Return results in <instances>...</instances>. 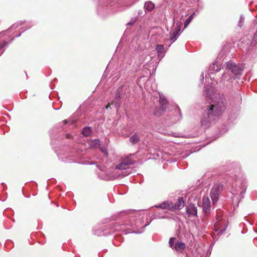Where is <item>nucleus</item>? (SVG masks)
I'll use <instances>...</instances> for the list:
<instances>
[{"label": "nucleus", "mask_w": 257, "mask_h": 257, "mask_svg": "<svg viewBox=\"0 0 257 257\" xmlns=\"http://www.w3.org/2000/svg\"><path fill=\"white\" fill-rule=\"evenodd\" d=\"M226 99L223 94H219L215 96L211 104L206 106L202 114L200 121L201 126L205 128H208L215 117L221 115L224 112L226 109Z\"/></svg>", "instance_id": "f257e3e1"}, {"label": "nucleus", "mask_w": 257, "mask_h": 257, "mask_svg": "<svg viewBox=\"0 0 257 257\" xmlns=\"http://www.w3.org/2000/svg\"><path fill=\"white\" fill-rule=\"evenodd\" d=\"M226 67L235 75H241L243 69L242 65L236 64L232 61L227 62Z\"/></svg>", "instance_id": "f03ea898"}, {"label": "nucleus", "mask_w": 257, "mask_h": 257, "mask_svg": "<svg viewBox=\"0 0 257 257\" xmlns=\"http://www.w3.org/2000/svg\"><path fill=\"white\" fill-rule=\"evenodd\" d=\"M132 155L123 158L120 163L116 165V168L120 170H125L128 168L129 165L134 164V161L131 158Z\"/></svg>", "instance_id": "7ed1b4c3"}, {"label": "nucleus", "mask_w": 257, "mask_h": 257, "mask_svg": "<svg viewBox=\"0 0 257 257\" xmlns=\"http://www.w3.org/2000/svg\"><path fill=\"white\" fill-rule=\"evenodd\" d=\"M185 203L183 197H179L178 199L177 202L175 204H173L171 202L172 211L175 210H180L184 207Z\"/></svg>", "instance_id": "20e7f679"}, {"label": "nucleus", "mask_w": 257, "mask_h": 257, "mask_svg": "<svg viewBox=\"0 0 257 257\" xmlns=\"http://www.w3.org/2000/svg\"><path fill=\"white\" fill-rule=\"evenodd\" d=\"M203 210L206 214L210 211V201L208 197H203L202 199Z\"/></svg>", "instance_id": "39448f33"}, {"label": "nucleus", "mask_w": 257, "mask_h": 257, "mask_svg": "<svg viewBox=\"0 0 257 257\" xmlns=\"http://www.w3.org/2000/svg\"><path fill=\"white\" fill-rule=\"evenodd\" d=\"M186 212L188 217L197 215V208L194 205H191L186 208Z\"/></svg>", "instance_id": "423d86ee"}, {"label": "nucleus", "mask_w": 257, "mask_h": 257, "mask_svg": "<svg viewBox=\"0 0 257 257\" xmlns=\"http://www.w3.org/2000/svg\"><path fill=\"white\" fill-rule=\"evenodd\" d=\"M159 102L161 106V109L163 112L166 111L168 106V102L167 100L163 97H160Z\"/></svg>", "instance_id": "0eeeda50"}, {"label": "nucleus", "mask_w": 257, "mask_h": 257, "mask_svg": "<svg viewBox=\"0 0 257 257\" xmlns=\"http://www.w3.org/2000/svg\"><path fill=\"white\" fill-rule=\"evenodd\" d=\"M157 207L163 209H168L172 211L171 208V202L170 201H165L162 204H160Z\"/></svg>", "instance_id": "6e6552de"}, {"label": "nucleus", "mask_w": 257, "mask_h": 257, "mask_svg": "<svg viewBox=\"0 0 257 257\" xmlns=\"http://www.w3.org/2000/svg\"><path fill=\"white\" fill-rule=\"evenodd\" d=\"M185 248V244L182 242H177L174 246V248L177 251H181Z\"/></svg>", "instance_id": "1a4fd4ad"}, {"label": "nucleus", "mask_w": 257, "mask_h": 257, "mask_svg": "<svg viewBox=\"0 0 257 257\" xmlns=\"http://www.w3.org/2000/svg\"><path fill=\"white\" fill-rule=\"evenodd\" d=\"M156 49L157 51V53L158 54V56L159 57L163 56L164 53V46L162 45H157L156 46Z\"/></svg>", "instance_id": "9d476101"}, {"label": "nucleus", "mask_w": 257, "mask_h": 257, "mask_svg": "<svg viewBox=\"0 0 257 257\" xmlns=\"http://www.w3.org/2000/svg\"><path fill=\"white\" fill-rule=\"evenodd\" d=\"M145 7L148 11H151L154 9L155 5L152 2L148 1L146 2Z\"/></svg>", "instance_id": "9b49d317"}, {"label": "nucleus", "mask_w": 257, "mask_h": 257, "mask_svg": "<svg viewBox=\"0 0 257 257\" xmlns=\"http://www.w3.org/2000/svg\"><path fill=\"white\" fill-rule=\"evenodd\" d=\"M140 139L139 137L136 134H135L130 138V141L133 144H135L138 143L140 141Z\"/></svg>", "instance_id": "f8f14e48"}, {"label": "nucleus", "mask_w": 257, "mask_h": 257, "mask_svg": "<svg viewBox=\"0 0 257 257\" xmlns=\"http://www.w3.org/2000/svg\"><path fill=\"white\" fill-rule=\"evenodd\" d=\"M233 101L235 104H239L241 103V97L239 93L238 92L235 94Z\"/></svg>", "instance_id": "ddd939ff"}, {"label": "nucleus", "mask_w": 257, "mask_h": 257, "mask_svg": "<svg viewBox=\"0 0 257 257\" xmlns=\"http://www.w3.org/2000/svg\"><path fill=\"white\" fill-rule=\"evenodd\" d=\"M91 133V129L89 127L86 126L85 127L82 132V135L85 137H88L90 135Z\"/></svg>", "instance_id": "4468645a"}, {"label": "nucleus", "mask_w": 257, "mask_h": 257, "mask_svg": "<svg viewBox=\"0 0 257 257\" xmlns=\"http://www.w3.org/2000/svg\"><path fill=\"white\" fill-rule=\"evenodd\" d=\"M210 193L219 194V186L218 185H214L211 190Z\"/></svg>", "instance_id": "2eb2a0df"}, {"label": "nucleus", "mask_w": 257, "mask_h": 257, "mask_svg": "<svg viewBox=\"0 0 257 257\" xmlns=\"http://www.w3.org/2000/svg\"><path fill=\"white\" fill-rule=\"evenodd\" d=\"M210 197L212 199L213 204H214L217 202L219 195L218 194H212L210 193Z\"/></svg>", "instance_id": "dca6fc26"}, {"label": "nucleus", "mask_w": 257, "mask_h": 257, "mask_svg": "<svg viewBox=\"0 0 257 257\" xmlns=\"http://www.w3.org/2000/svg\"><path fill=\"white\" fill-rule=\"evenodd\" d=\"M178 36L174 31H172L170 33V40L174 42L176 40V37Z\"/></svg>", "instance_id": "f3484780"}, {"label": "nucleus", "mask_w": 257, "mask_h": 257, "mask_svg": "<svg viewBox=\"0 0 257 257\" xmlns=\"http://www.w3.org/2000/svg\"><path fill=\"white\" fill-rule=\"evenodd\" d=\"M121 90V88H118L117 89V93L115 95L114 100L116 102V103H117L119 101V100L121 99L120 94Z\"/></svg>", "instance_id": "a211bd4d"}, {"label": "nucleus", "mask_w": 257, "mask_h": 257, "mask_svg": "<svg viewBox=\"0 0 257 257\" xmlns=\"http://www.w3.org/2000/svg\"><path fill=\"white\" fill-rule=\"evenodd\" d=\"M193 19V15L189 16V17L186 20L184 24L185 28H186L189 23L192 21Z\"/></svg>", "instance_id": "6ab92c4d"}, {"label": "nucleus", "mask_w": 257, "mask_h": 257, "mask_svg": "<svg viewBox=\"0 0 257 257\" xmlns=\"http://www.w3.org/2000/svg\"><path fill=\"white\" fill-rule=\"evenodd\" d=\"M173 31L178 35L181 31V26L180 25L178 26L175 28V29Z\"/></svg>", "instance_id": "aec40b11"}, {"label": "nucleus", "mask_w": 257, "mask_h": 257, "mask_svg": "<svg viewBox=\"0 0 257 257\" xmlns=\"http://www.w3.org/2000/svg\"><path fill=\"white\" fill-rule=\"evenodd\" d=\"M175 239V238L172 237V238H170V239L169 240V245H170V247H171V248H174V246H173V243H174Z\"/></svg>", "instance_id": "412c9836"}, {"label": "nucleus", "mask_w": 257, "mask_h": 257, "mask_svg": "<svg viewBox=\"0 0 257 257\" xmlns=\"http://www.w3.org/2000/svg\"><path fill=\"white\" fill-rule=\"evenodd\" d=\"M5 44H0V50L2 49V48H4V47L5 46Z\"/></svg>", "instance_id": "4be33fe9"}, {"label": "nucleus", "mask_w": 257, "mask_h": 257, "mask_svg": "<svg viewBox=\"0 0 257 257\" xmlns=\"http://www.w3.org/2000/svg\"><path fill=\"white\" fill-rule=\"evenodd\" d=\"M110 103H108L106 106H105V108L106 109H108V108L110 107Z\"/></svg>", "instance_id": "5701e85b"}, {"label": "nucleus", "mask_w": 257, "mask_h": 257, "mask_svg": "<svg viewBox=\"0 0 257 257\" xmlns=\"http://www.w3.org/2000/svg\"><path fill=\"white\" fill-rule=\"evenodd\" d=\"M94 141H95L96 144H98L100 142L99 140H95Z\"/></svg>", "instance_id": "b1692460"}, {"label": "nucleus", "mask_w": 257, "mask_h": 257, "mask_svg": "<svg viewBox=\"0 0 257 257\" xmlns=\"http://www.w3.org/2000/svg\"><path fill=\"white\" fill-rule=\"evenodd\" d=\"M67 122H68V121H67V120H66V119H65V120H63V123H64V124H66V123H67Z\"/></svg>", "instance_id": "393cba45"}, {"label": "nucleus", "mask_w": 257, "mask_h": 257, "mask_svg": "<svg viewBox=\"0 0 257 257\" xmlns=\"http://www.w3.org/2000/svg\"><path fill=\"white\" fill-rule=\"evenodd\" d=\"M215 227L217 228L218 227V223H216L215 225Z\"/></svg>", "instance_id": "a878e982"}, {"label": "nucleus", "mask_w": 257, "mask_h": 257, "mask_svg": "<svg viewBox=\"0 0 257 257\" xmlns=\"http://www.w3.org/2000/svg\"><path fill=\"white\" fill-rule=\"evenodd\" d=\"M67 138H70L69 135H67Z\"/></svg>", "instance_id": "bb28decb"}]
</instances>
